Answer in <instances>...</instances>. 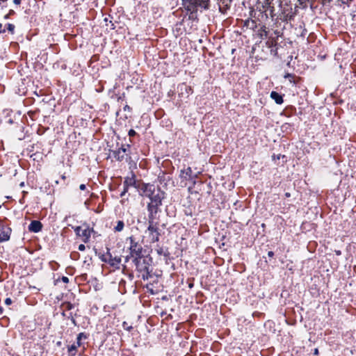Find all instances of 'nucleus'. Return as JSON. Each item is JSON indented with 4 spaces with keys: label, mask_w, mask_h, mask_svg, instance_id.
<instances>
[{
    "label": "nucleus",
    "mask_w": 356,
    "mask_h": 356,
    "mask_svg": "<svg viewBox=\"0 0 356 356\" xmlns=\"http://www.w3.org/2000/svg\"><path fill=\"white\" fill-rule=\"evenodd\" d=\"M124 223L122 220H118L116 225L114 227L113 230L115 232H122L124 229Z\"/></svg>",
    "instance_id": "dca6fc26"
},
{
    "label": "nucleus",
    "mask_w": 356,
    "mask_h": 356,
    "mask_svg": "<svg viewBox=\"0 0 356 356\" xmlns=\"http://www.w3.org/2000/svg\"><path fill=\"white\" fill-rule=\"evenodd\" d=\"M1 29H2V24L0 23V33L5 32V30L4 29L2 30Z\"/></svg>",
    "instance_id": "f704fd0d"
},
{
    "label": "nucleus",
    "mask_w": 356,
    "mask_h": 356,
    "mask_svg": "<svg viewBox=\"0 0 356 356\" xmlns=\"http://www.w3.org/2000/svg\"><path fill=\"white\" fill-rule=\"evenodd\" d=\"M156 252H157L158 254H159V255L167 256V254L164 252V250L163 248H159L156 249Z\"/></svg>",
    "instance_id": "5701e85b"
},
{
    "label": "nucleus",
    "mask_w": 356,
    "mask_h": 356,
    "mask_svg": "<svg viewBox=\"0 0 356 356\" xmlns=\"http://www.w3.org/2000/svg\"><path fill=\"white\" fill-rule=\"evenodd\" d=\"M111 254L110 252L109 248H107V252L106 254H103L99 256V259L102 261L108 263L109 259L111 258Z\"/></svg>",
    "instance_id": "f3484780"
},
{
    "label": "nucleus",
    "mask_w": 356,
    "mask_h": 356,
    "mask_svg": "<svg viewBox=\"0 0 356 356\" xmlns=\"http://www.w3.org/2000/svg\"><path fill=\"white\" fill-rule=\"evenodd\" d=\"M210 0H181L182 6L189 13V18H196V13L198 10L202 11L209 8Z\"/></svg>",
    "instance_id": "f03ea898"
},
{
    "label": "nucleus",
    "mask_w": 356,
    "mask_h": 356,
    "mask_svg": "<svg viewBox=\"0 0 356 356\" xmlns=\"http://www.w3.org/2000/svg\"><path fill=\"white\" fill-rule=\"evenodd\" d=\"M268 255L269 257H273L274 256V252L273 251H269L268 252Z\"/></svg>",
    "instance_id": "2f4dec72"
},
{
    "label": "nucleus",
    "mask_w": 356,
    "mask_h": 356,
    "mask_svg": "<svg viewBox=\"0 0 356 356\" xmlns=\"http://www.w3.org/2000/svg\"><path fill=\"white\" fill-rule=\"evenodd\" d=\"M130 241V255L132 257H139L142 256V246L135 241L133 236H130L128 238Z\"/></svg>",
    "instance_id": "39448f33"
},
{
    "label": "nucleus",
    "mask_w": 356,
    "mask_h": 356,
    "mask_svg": "<svg viewBox=\"0 0 356 356\" xmlns=\"http://www.w3.org/2000/svg\"><path fill=\"white\" fill-rule=\"evenodd\" d=\"M79 189L81 190V191H85L86 189V186L83 184H81L80 186H79Z\"/></svg>",
    "instance_id": "c85d7f7f"
},
{
    "label": "nucleus",
    "mask_w": 356,
    "mask_h": 356,
    "mask_svg": "<svg viewBox=\"0 0 356 356\" xmlns=\"http://www.w3.org/2000/svg\"><path fill=\"white\" fill-rule=\"evenodd\" d=\"M77 347L78 346L75 343L68 347V353L71 356L75 355Z\"/></svg>",
    "instance_id": "a211bd4d"
},
{
    "label": "nucleus",
    "mask_w": 356,
    "mask_h": 356,
    "mask_svg": "<svg viewBox=\"0 0 356 356\" xmlns=\"http://www.w3.org/2000/svg\"><path fill=\"white\" fill-rule=\"evenodd\" d=\"M134 263L136 270L142 273V278L144 280H147L150 276L149 265L147 261L141 256L134 258Z\"/></svg>",
    "instance_id": "7ed1b4c3"
},
{
    "label": "nucleus",
    "mask_w": 356,
    "mask_h": 356,
    "mask_svg": "<svg viewBox=\"0 0 356 356\" xmlns=\"http://www.w3.org/2000/svg\"><path fill=\"white\" fill-rule=\"evenodd\" d=\"M86 249V246L83 244H80L78 247V250L80 251H83Z\"/></svg>",
    "instance_id": "cd10ccee"
},
{
    "label": "nucleus",
    "mask_w": 356,
    "mask_h": 356,
    "mask_svg": "<svg viewBox=\"0 0 356 356\" xmlns=\"http://www.w3.org/2000/svg\"><path fill=\"white\" fill-rule=\"evenodd\" d=\"M74 232L77 236L82 237V240L84 243L88 242L91 234V229L88 227L83 228L81 226H78L75 227Z\"/></svg>",
    "instance_id": "423d86ee"
},
{
    "label": "nucleus",
    "mask_w": 356,
    "mask_h": 356,
    "mask_svg": "<svg viewBox=\"0 0 356 356\" xmlns=\"http://www.w3.org/2000/svg\"><path fill=\"white\" fill-rule=\"evenodd\" d=\"M12 13H14V10H11V12H10V14H12Z\"/></svg>",
    "instance_id": "de8ad7c7"
},
{
    "label": "nucleus",
    "mask_w": 356,
    "mask_h": 356,
    "mask_svg": "<svg viewBox=\"0 0 356 356\" xmlns=\"http://www.w3.org/2000/svg\"><path fill=\"white\" fill-rule=\"evenodd\" d=\"M11 229L5 226H0V242L7 241L10 238Z\"/></svg>",
    "instance_id": "9d476101"
},
{
    "label": "nucleus",
    "mask_w": 356,
    "mask_h": 356,
    "mask_svg": "<svg viewBox=\"0 0 356 356\" xmlns=\"http://www.w3.org/2000/svg\"><path fill=\"white\" fill-rule=\"evenodd\" d=\"M128 260H129V257H127L126 259H125V261L127 262V261H128Z\"/></svg>",
    "instance_id": "37998d69"
},
{
    "label": "nucleus",
    "mask_w": 356,
    "mask_h": 356,
    "mask_svg": "<svg viewBox=\"0 0 356 356\" xmlns=\"http://www.w3.org/2000/svg\"><path fill=\"white\" fill-rule=\"evenodd\" d=\"M245 25L247 26H251V28H252V29L254 26H256L255 22H254V20H247V21H245Z\"/></svg>",
    "instance_id": "aec40b11"
},
{
    "label": "nucleus",
    "mask_w": 356,
    "mask_h": 356,
    "mask_svg": "<svg viewBox=\"0 0 356 356\" xmlns=\"http://www.w3.org/2000/svg\"><path fill=\"white\" fill-rule=\"evenodd\" d=\"M335 253L337 255H341V252L340 250H335Z\"/></svg>",
    "instance_id": "c9c22d12"
},
{
    "label": "nucleus",
    "mask_w": 356,
    "mask_h": 356,
    "mask_svg": "<svg viewBox=\"0 0 356 356\" xmlns=\"http://www.w3.org/2000/svg\"><path fill=\"white\" fill-rule=\"evenodd\" d=\"M192 170L190 167H188L186 169L181 170L180 177L185 180L193 179V177L192 175Z\"/></svg>",
    "instance_id": "ddd939ff"
},
{
    "label": "nucleus",
    "mask_w": 356,
    "mask_h": 356,
    "mask_svg": "<svg viewBox=\"0 0 356 356\" xmlns=\"http://www.w3.org/2000/svg\"><path fill=\"white\" fill-rule=\"evenodd\" d=\"M124 187V189L122 191V192L120 193V197H123L126 193L128 191V188L125 187V186H123Z\"/></svg>",
    "instance_id": "a878e982"
},
{
    "label": "nucleus",
    "mask_w": 356,
    "mask_h": 356,
    "mask_svg": "<svg viewBox=\"0 0 356 356\" xmlns=\"http://www.w3.org/2000/svg\"><path fill=\"white\" fill-rule=\"evenodd\" d=\"M130 152V145H122L120 148H119L118 150L115 151L113 154L115 158L120 161H123L125 159L126 161H128L129 159H131V156H129Z\"/></svg>",
    "instance_id": "20e7f679"
},
{
    "label": "nucleus",
    "mask_w": 356,
    "mask_h": 356,
    "mask_svg": "<svg viewBox=\"0 0 356 356\" xmlns=\"http://www.w3.org/2000/svg\"><path fill=\"white\" fill-rule=\"evenodd\" d=\"M270 97L277 104H282L283 103V97L281 95L275 91H272L270 93Z\"/></svg>",
    "instance_id": "2eb2a0df"
},
{
    "label": "nucleus",
    "mask_w": 356,
    "mask_h": 356,
    "mask_svg": "<svg viewBox=\"0 0 356 356\" xmlns=\"http://www.w3.org/2000/svg\"><path fill=\"white\" fill-rule=\"evenodd\" d=\"M13 3L16 5H19L21 3V0H13Z\"/></svg>",
    "instance_id": "72a5a7b5"
},
{
    "label": "nucleus",
    "mask_w": 356,
    "mask_h": 356,
    "mask_svg": "<svg viewBox=\"0 0 356 356\" xmlns=\"http://www.w3.org/2000/svg\"><path fill=\"white\" fill-rule=\"evenodd\" d=\"M5 304H6V305H11V304H12V300H11V298H7L5 300Z\"/></svg>",
    "instance_id": "bb28decb"
},
{
    "label": "nucleus",
    "mask_w": 356,
    "mask_h": 356,
    "mask_svg": "<svg viewBox=\"0 0 356 356\" xmlns=\"http://www.w3.org/2000/svg\"><path fill=\"white\" fill-rule=\"evenodd\" d=\"M147 230L149 233V238L151 242L155 243L159 241L160 234L159 232L156 224H152V222H150V225H148Z\"/></svg>",
    "instance_id": "0eeeda50"
},
{
    "label": "nucleus",
    "mask_w": 356,
    "mask_h": 356,
    "mask_svg": "<svg viewBox=\"0 0 356 356\" xmlns=\"http://www.w3.org/2000/svg\"><path fill=\"white\" fill-rule=\"evenodd\" d=\"M264 8H270V15H273V8L270 7V3L266 1L265 4L263 6Z\"/></svg>",
    "instance_id": "b1692460"
},
{
    "label": "nucleus",
    "mask_w": 356,
    "mask_h": 356,
    "mask_svg": "<svg viewBox=\"0 0 356 356\" xmlns=\"http://www.w3.org/2000/svg\"><path fill=\"white\" fill-rule=\"evenodd\" d=\"M232 0H218L220 11L225 14L229 10Z\"/></svg>",
    "instance_id": "9b49d317"
},
{
    "label": "nucleus",
    "mask_w": 356,
    "mask_h": 356,
    "mask_svg": "<svg viewBox=\"0 0 356 356\" xmlns=\"http://www.w3.org/2000/svg\"><path fill=\"white\" fill-rule=\"evenodd\" d=\"M285 197H291V193H288V192H287V193H285Z\"/></svg>",
    "instance_id": "58836bf2"
},
{
    "label": "nucleus",
    "mask_w": 356,
    "mask_h": 356,
    "mask_svg": "<svg viewBox=\"0 0 356 356\" xmlns=\"http://www.w3.org/2000/svg\"><path fill=\"white\" fill-rule=\"evenodd\" d=\"M62 281L64 282V283H68L69 282V279L68 277H65V276H63L62 277Z\"/></svg>",
    "instance_id": "c756f323"
},
{
    "label": "nucleus",
    "mask_w": 356,
    "mask_h": 356,
    "mask_svg": "<svg viewBox=\"0 0 356 356\" xmlns=\"http://www.w3.org/2000/svg\"><path fill=\"white\" fill-rule=\"evenodd\" d=\"M104 21H105V22H108V19L106 17V18L104 19Z\"/></svg>",
    "instance_id": "c03bdc74"
},
{
    "label": "nucleus",
    "mask_w": 356,
    "mask_h": 356,
    "mask_svg": "<svg viewBox=\"0 0 356 356\" xmlns=\"http://www.w3.org/2000/svg\"><path fill=\"white\" fill-rule=\"evenodd\" d=\"M7 29L8 31H10L11 33H14L15 26L12 24H6Z\"/></svg>",
    "instance_id": "4be33fe9"
},
{
    "label": "nucleus",
    "mask_w": 356,
    "mask_h": 356,
    "mask_svg": "<svg viewBox=\"0 0 356 356\" xmlns=\"http://www.w3.org/2000/svg\"><path fill=\"white\" fill-rule=\"evenodd\" d=\"M121 263V258L118 257H113L112 255L111 256V258L108 260V264H109L110 266L112 267L120 269V265Z\"/></svg>",
    "instance_id": "4468645a"
},
{
    "label": "nucleus",
    "mask_w": 356,
    "mask_h": 356,
    "mask_svg": "<svg viewBox=\"0 0 356 356\" xmlns=\"http://www.w3.org/2000/svg\"><path fill=\"white\" fill-rule=\"evenodd\" d=\"M42 225L38 220H32L29 225V230L31 232L38 233L42 230Z\"/></svg>",
    "instance_id": "f8f14e48"
},
{
    "label": "nucleus",
    "mask_w": 356,
    "mask_h": 356,
    "mask_svg": "<svg viewBox=\"0 0 356 356\" xmlns=\"http://www.w3.org/2000/svg\"><path fill=\"white\" fill-rule=\"evenodd\" d=\"M82 337H84V338H86V335H85L83 332L79 333V334L77 335V337H76V345L78 347H79V346H80V345H81V340Z\"/></svg>",
    "instance_id": "6ab92c4d"
},
{
    "label": "nucleus",
    "mask_w": 356,
    "mask_h": 356,
    "mask_svg": "<svg viewBox=\"0 0 356 356\" xmlns=\"http://www.w3.org/2000/svg\"><path fill=\"white\" fill-rule=\"evenodd\" d=\"M3 307H0V314H3Z\"/></svg>",
    "instance_id": "ea45409f"
},
{
    "label": "nucleus",
    "mask_w": 356,
    "mask_h": 356,
    "mask_svg": "<svg viewBox=\"0 0 356 356\" xmlns=\"http://www.w3.org/2000/svg\"><path fill=\"white\" fill-rule=\"evenodd\" d=\"M136 134V132L134 129H130L129 131L128 135L130 137L134 136Z\"/></svg>",
    "instance_id": "393cba45"
},
{
    "label": "nucleus",
    "mask_w": 356,
    "mask_h": 356,
    "mask_svg": "<svg viewBox=\"0 0 356 356\" xmlns=\"http://www.w3.org/2000/svg\"><path fill=\"white\" fill-rule=\"evenodd\" d=\"M5 18H6V19L8 18V15H6L5 16Z\"/></svg>",
    "instance_id": "a18cd8bd"
},
{
    "label": "nucleus",
    "mask_w": 356,
    "mask_h": 356,
    "mask_svg": "<svg viewBox=\"0 0 356 356\" xmlns=\"http://www.w3.org/2000/svg\"><path fill=\"white\" fill-rule=\"evenodd\" d=\"M124 111H127V110H129H129H130V107H129V106H127H127H124Z\"/></svg>",
    "instance_id": "4c0bfd02"
},
{
    "label": "nucleus",
    "mask_w": 356,
    "mask_h": 356,
    "mask_svg": "<svg viewBox=\"0 0 356 356\" xmlns=\"http://www.w3.org/2000/svg\"><path fill=\"white\" fill-rule=\"evenodd\" d=\"M159 207L147 205V211L149 212L148 225H150V222H152V224H156V222H154V218H155V215L158 212Z\"/></svg>",
    "instance_id": "1a4fd4ad"
},
{
    "label": "nucleus",
    "mask_w": 356,
    "mask_h": 356,
    "mask_svg": "<svg viewBox=\"0 0 356 356\" xmlns=\"http://www.w3.org/2000/svg\"><path fill=\"white\" fill-rule=\"evenodd\" d=\"M71 321H72V323L74 325H76V321H75V319H74V318H72Z\"/></svg>",
    "instance_id": "e433bc0d"
},
{
    "label": "nucleus",
    "mask_w": 356,
    "mask_h": 356,
    "mask_svg": "<svg viewBox=\"0 0 356 356\" xmlns=\"http://www.w3.org/2000/svg\"><path fill=\"white\" fill-rule=\"evenodd\" d=\"M139 193L141 195L150 200V202L147 205L160 207L165 197V193L159 187L151 184H141V187H139Z\"/></svg>",
    "instance_id": "f257e3e1"
},
{
    "label": "nucleus",
    "mask_w": 356,
    "mask_h": 356,
    "mask_svg": "<svg viewBox=\"0 0 356 356\" xmlns=\"http://www.w3.org/2000/svg\"><path fill=\"white\" fill-rule=\"evenodd\" d=\"M261 33L260 35L261 37L265 36L267 37L268 32L266 31V28L265 26L262 27L260 30Z\"/></svg>",
    "instance_id": "412c9836"
},
{
    "label": "nucleus",
    "mask_w": 356,
    "mask_h": 356,
    "mask_svg": "<svg viewBox=\"0 0 356 356\" xmlns=\"http://www.w3.org/2000/svg\"><path fill=\"white\" fill-rule=\"evenodd\" d=\"M332 0H323V1H327L328 3L331 2Z\"/></svg>",
    "instance_id": "79ce46f5"
},
{
    "label": "nucleus",
    "mask_w": 356,
    "mask_h": 356,
    "mask_svg": "<svg viewBox=\"0 0 356 356\" xmlns=\"http://www.w3.org/2000/svg\"><path fill=\"white\" fill-rule=\"evenodd\" d=\"M181 88H184L186 90H187L188 89L189 90H191V87H188V86H186V84H182V85L181 86Z\"/></svg>",
    "instance_id": "7c9ffc66"
},
{
    "label": "nucleus",
    "mask_w": 356,
    "mask_h": 356,
    "mask_svg": "<svg viewBox=\"0 0 356 356\" xmlns=\"http://www.w3.org/2000/svg\"><path fill=\"white\" fill-rule=\"evenodd\" d=\"M318 349H317V348H316V349L314 350V354H318Z\"/></svg>",
    "instance_id": "a19ab883"
},
{
    "label": "nucleus",
    "mask_w": 356,
    "mask_h": 356,
    "mask_svg": "<svg viewBox=\"0 0 356 356\" xmlns=\"http://www.w3.org/2000/svg\"><path fill=\"white\" fill-rule=\"evenodd\" d=\"M123 186L129 188V186H134L139 190V187H141V184H137L135 178V175L131 174V177H127L123 182Z\"/></svg>",
    "instance_id": "6e6552de"
},
{
    "label": "nucleus",
    "mask_w": 356,
    "mask_h": 356,
    "mask_svg": "<svg viewBox=\"0 0 356 356\" xmlns=\"http://www.w3.org/2000/svg\"><path fill=\"white\" fill-rule=\"evenodd\" d=\"M12 13H14V10H11V12H10V14H12Z\"/></svg>",
    "instance_id": "49530a36"
},
{
    "label": "nucleus",
    "mask_w": 356,
    "mask_h": 356,
    "mask_svg": "<svg viewBox=\"0 0 356 356\" xmlns=\"http://www.w3.org/2000/svg\"><path fill=\"white\" fill-rule=\"evenodd\" d=\"M67 309H72V305L70 302L67 303Z\"/></svg>",
    "instance_id": "473e14b6"
}]
</instances>
